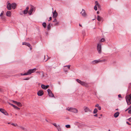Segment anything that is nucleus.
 <instances>
[{
  "label": "nucleus",
  "instance_id": "nucleus-53",
  "mask_svg": "<svg viewBox=\"0 0 131 131\" xmlns=\"http://www.w3.org/2000/svg\"><path fill=\"white\" fill-rule=\"evenodd\" d=\"M16 108L18 109V110H19L20 109V108H19L17 107H16Z\"/></svg>",
  "mask_w": 131,
  "mask_h": 131
},
{
  "label": "nucleus",
  "instance_id": "nucleus-46",
  "mask_svg": "<svg viewBox=\"0 0 131 131\" xmlns=\"http://www.w3.org/2000/svg\"><path fill=\"white\" fill-rule=\"evenodd\" d=\"M13 107H14L15 108H16V106H15V105H13Z\"/></svg>",
  "mask_w": 131,
  "mask_h": 131
},
{
  "label": "nucleus",
  "instance_id": "nucleus-64",
  "mask_svg": "<svg viewBox=\"0 0 131 131\" xmlns=\"http://www.w3.org/2000/svg\"><path fill=\"white\" fill-rule=\"evenodd\" d=\"M97 14H98V12H97Z\"/></svg>",
  "mask_w": 131,
  "mask_h": 131
},
{
  "label": "nucleus",
  "instance_id": "nucleus-48",
  "mask_svg": "<svg viewBox=\"0 0 131 131\" xmlns=\"http://www.w3.org/2000/svg\"><path fill=\"white\" fill-rule=\"evenodd\" d=\"M118 97H121V95L120 94L118 95Z\"/></svg>",
  "mask_w": 131,
  "mask_h": 131
},
{
  "label": "nucleus",
  "instance_id": "nucleus-7",
  "mask_svg": "<svg viewBox=\"0 0 131 131\" xmlns=\"http://www.w3.org/2000/svg\"><path fill=\"white\" fill-rule=\"evenodd\" d=\"M47 92L48 93L50 97H53L54 96L53 94L52 93L51 90L48 89L47 90Z\"/></svg>",
  "mask_w": 131,
  "mask_h": 131
},
{
  "label": "nucleus",
  "instance_id": "nucleus-6",
  "mask_svg": "<svg viewBox=\"0 0 131 131\" xmlns=\"http://www.w3.org/2000/svg\"><path fill=\"white\" fill-rule=\"evenodd\" d=\"M36 68H35L32 69H29L27 72L28 74H29L35 72L36 71Z\"/></svg>",
  "mask_w": 131,
  "mask_h": 131
},
{
  "label": "nucleus",
  "instance_id": "nucleus-55",
  "mask_svg": "<svg viewBox=\"0 0 131 131\" xmlns=\"http://www.w3.org/2000/svg\"><path fill=\"white\" fill-rule=\"evenodd\" d=\"M10 105L12 106H13L14 105L13 104H10Z\"/></svg>",
  "mask_w": 131,
  "mask_h": 131
},
{
  "label": "nucleus",
  "instance_id": "nucleus-63",
  "mask_svg": "<svg viewBox=\"0 0 131 131\" xmlns=\"http://www.w3.org/2000/svg\"><path fill=\"white\" fill-rule=\"evenodd\" d=\"M8 124H10V123H8Z\"/></svg>",
  "mask_w": 131,
  "mask_h": 131
},
{
  "label": "nucleus",
  "instance_id": "nucleus-5",
  "mask_svg": "<svg viewBox=\"0 0 131 131\" xmlns=\"http://www.w3.org/2000/svg\"><path fill=\"white\" fill-rule=\"evenodd\" d=\"M0 111L6 115H8V113L3 109L0 108Z\"/></svg>",
  "mask_w": 131,
  "mask_h": 131
},
{
  "label": "nucleus",
  "instance_id": "nucleus-27",
  "mask_svg": "<svg viewBox=\"0 0 131 131\" xmlns=\"http://www.w3.org/2000/svg\"><path fill=\"white\" fill-rule=\"evenodd\" d=\"M95 3H96V6L98 7H100V5L98 3V2L97 1L95 2Z\"/></svg>",
  "mask_w": 131,
  "mask_h": 131
},
{
  "label": "nucleus",
  "instance_id": "nucleus-32",
  "mask_svg": "<svg viewBox=\"0 0 131 131\" xmlns=\"http://www.w3.org/2000/svg\"><path fill=\"white\" fill-rule=\"evenodd\" d=\"M94 9L95 10H97V7L96 5H95L94 7Z\"/></svg>",
  "mask_w": 131,
  "mask_h": 131
},
{
  "label": "nucleus",
  "instance_id": "nucleus-47",
  "mask_svg": "<svg viewBox=\"0 0 131 131\" xmlns=\"http://www.w3.org/2000/svg\"><path fill=\"white\" fill-rule=\"evenodd\" d=\"M52 19V17H50L49 18V21L50 20H51Z\"/></svg>",
  "mask_w": 131,
  "mask_h": 131
},
{
  "label": "nucleus",
  "instance_id": "nucleus-11",
  "mask_svg": "<svg viewBox=\"0 0 131 131\" xmlns=\"http://www.w3.org/2000/svg\"><path fill=\"white\" fill-rule=\"evenodd\" d=\"M53 18H56V17L58 16V13L56 11V10H55V11L54 12H53Z\"/></svg>",
  "mask_w": 131,
  "mask_h": 131
},
{
  "label": "nucleus",
  "instance_id": "nucleus-61",
  "mask_svg": "<svg viewBox=\"0 0 131 131\" xmlns=\"http://www.w3.org/2000/svg\"><path fill=\"white\" fill-rule=\"evenodd\" d=\"M30 48V50L31 49V48Z\"/></svg>",
  "mask_w": 131,
  "mask_h": 131
},
{
  "label": "nucleus",
  "instance_id": "nucleus-36",
  "mask_svg": "<svg viewBox=\"0 0 131 131\" xmlns=\"http://www.w3.org/2000/svg\"><path fill=\"white\" fill-rule=\"evenodd\" d=\"M53 22H57V20L56 18H55L54 20L53 21Z\"/></svg>",
  "mask_w": 131,
  "mask_h": 131
},
{
  "label": "nucleus",
  "instance_id": "nucleus-50",
  "mask_svg": "<svg viewBox=\"0 0 131 131\" xmlns=\"http://www.w3.org/2000/svg\"><path fill=\"white\" fill-rule=\"evenodd\" d=\"M1 18L3 19H4V17L3 16L1 17Z\"/></svg>",
  "mask_w": 131,
  "mask_h": 131
},
{
  "label": "nucleus",
  "instance_id": "nucleus-34",
  "mask_svg": "<svg viewBox=\"0 0 131 131\" xmlns=\"http://www.w3.org/2000/svg\"><path fill=\"white\" fill-rule=\"evenodd\" d=\"M106 61V59H103V60H100V62H105Z\"/></svg>",
  "mask_w": 131,
  "mask_h": 131
},
{
  "label": "nucleus",
  "instance_id": "nucleus-23",
  "mask_svg": "<svg viewBox=\"0 0 131 131\" xmlns=\"http://www.w3.org/2000/svg\"><path fill=\"white\" fill-rule=\"evenodd\" d=\"M119 114V113L116 112L114 114V116L115 118L117 117L118 116Z\"/></svg>",
  "mask_w": 131,
  "mask_h": 131
},
{
  "label": "nucleus",
  "instance_id": "nucleus-41",
  "mask_svg": "<svg viewBox=\"0 0 131 131\" xmlns=\"http://www.w3.org/2000/svg\"><path fill=\"white\" fill-rule=\"evenodd\" d=\"M29 78H27L26 79H24V80H28L29 79Z\"/></svg>",
  "mask_w": 131,
  "mask_h": 131
},
{
  "label": "nucleus",
  "instance_id": "nucleus-19",
  "mask_svg": "<svg viewBox=\"0 0 131 131\" xmlns=\"http://www.w3.org/2000/svg\"><path fill=\"white\" fill-rule=\"evenodd\" d=\"M80 13L83 16H86V14L85 13V11L83 9Z\"/></svg>",
  "mask_w": 131,
  "mask_h": 131
},
{
  "label": "nucleus",
  "instance_id": "nucleus-58",
  "mask_svg": "<svg viewBox=\"0 0 131 131\" xmlns=\"http://www.w3.org/2000/svg\"><path fill=\"white\" fill-rule=\"evenodd\" d=\"M79 26H81V25L80 24H79Z\"/></svg>",
  "mask_w": 131,
  "mask_h": 131
},
{
  "label": "nucleus",
  "instance_id": "nucleus-8",
  "mask_svg": "<svg viewBox=\"0 0 131 131\" xmlns=\"http://www.w3.org/2000/svg\"><path fill=\"white\" fill-rule=\"evenodd\" d=\"M100 59H99L98 60H96L93 61L91 62V64H96L100 62Z\"/></svg>",
  "mask_w": 131,
  "mask_h": 131
},
{
  "label": "nucleus",
  "instance_id": "nucleus-54",
  "mask_svg": "<svg viewBox=\"0 0 131 131\" xmlns=\"http://www.w3.org/2000/svg\"><path fill=\"white\" fill-rule=\"evenodd\" d=\"M23 75V74H22V73H21L20 74V75Z\"/></svg>",
  "mask_w": 131,
  "mask_h": 131
},
{
  "label": "nucleus",
  "instance_id": "nucleus-2",
  "mask_svg": "<svg viewBox=\"0 0 131 131\" xmlns=\"http://www.w3.org/2000/svg\"><path fill=\"white\" fill-rule=\"evenodd\" d=\"M126 99L127 104L129 105L131 103V94L129 96H127Z\"/></svg>",
  "mask_w": 131,
  "mask_h": 131
},
{
  "label": "nucleus",
  "instance_id": "nucleus-33",
  "mask_svg": "<svg viewBox=\"0 0 131 131\" xmlns=\"http://www.w3.org/2000/svg\"><path fill=\"white\" fill-rule=\"evenodd\" d=\"M52 124L56 128L58 127V125H57L55 123H53Z\"/></svg>",
  "mask_w": 131,
  "mask_h": 131
},
{
  "label": "nucleus",
  "instance_id": "nucleus-12",
  "mask_svg": "<svg viewBox=\"0 0 131 131\" xmlns=\"http://www.w3.org/2000/svg\"><path fill=\"white\" fill-rule=\"evenodd\" d=\"M49 85H45L43 84H42L41 87L43 89L46 90L49 88Z\"/></svg>",
  "mask_w": 131,
  "mask_h": 131
},
{
  "label": "nucleus",
  "instance_id": "nucleus-16",
  "mask_svg": "<svg viewBox=\"0 0 131 131\" xmlns=\"http://www.w3.org/2000/svg\"><path fill=\"white\" fill-rule=\"evenodd\" d=\"M6 15L7 16L10 17L11 16V13L10 11H8L6 12Z\"/></svg>",
  "mask_w": 131,
  "mask_h": 131
},
{
  "label": "nucleus",
  "instance_id": "nucleus-52",
  "mask_svg": "<svg viewBox=\"0 0 131 131\" xmlns=\"http://www.w3.org/2000/svg\"><path fill=\"white\" fill-rule=\"evenodd\" d=\"M126 123L127 124L129 125H130V124L128 122H126Z\"/></svg>",
  "mask_w": 131,
  "mask_h": 131
},
{
  "label": "nucleus",
  "instance_id": "nucleus-62",
  "mask_svg": "<svg viewBox=\"0 0 131 131\" xmlns=\"http://www.w3.org/2000/svg\"><path fill=\"white\" fill-rule=\"evenodd\" d=\"M47 60H47H45V61H46Z\"/></svg>",
  "mask_w": 131,
  "mask_h": 131
},
{
  "label": "nucleus",
  "instance_id": "nucleus-29",
  "mask_svg": "<svg viewBox=\"0 0 131 131\" xmlns=\"http://www.w3.org/2000/svg\"><path fill=\"white\" fill-rule=\"evenodd\" d=\"M42 25L43 27L45 28H46V23H42Z\"/></svg>",
  "mask_w": 131,
  "mask_h": 131
},
{
  "label": "nucleus",
  "instance_id": "nucleus-13",
  "mask_svg": "<svg viewBox=\"0 0 131 131\" xmlns=\"http://www.w3.org/2000/svg\"><path fill=\"white\" fill-rule=\"evenodd\" d=\"M43 94V92L42 90L39 91L38 93L37 94L38 96H41Z\"/></svg>",
  "mask_w": 131,
  "mask_h": 131
},
{
  "label": "nucleus",
  "instance_id": "nucleus-35",
  "mask_svg": "<svg viewBox=\"0 0 131 131\" xmlns=\"http://www.w3.org/2000/svg\"><path fill=\"white\" fill-rule=\"evenodd\" d=\"M11 125H13L15 126H17V125L16 124H14V123H12L11 124Z\"/></svg>",
  "mask_w": 131,
  "mask_h": 131
},
{
  "label": "nucleus",
  "instance_id": "nucleus-4",
  "mask_svg": "<svg viewBox=\"0 0 131 131\" xmlns=\"http://www.w3.org/2000/svg\"><path fill=\"white\" fill-rule=\"evenodd\" d=\"M101 45L100 43H99L97 44V49L99 53H101L102 52Z\"/></svg>",
  "mask_w": 131,
  "mask_h": 131
},
{
  "label": "nucleus",
  "instance_id": "nucleus-39",
  "mask_svg": "<svg viewBox=\"0 0 131 131\" xmlns=\"http://www.w3.org/2000/svg\"><path fill=\"white\" fill-rule=\"evenodd\" d=\"M128 112L129 114H131V108L128 111Z\"/></svg>",
  "mask_w": 131,
  "mask_h": 131
},
{
  "label": "nucleus",
  "instance_id": "nucleus-38",
  "mask_svg": "<svg viewBox=\"0 0 131 131\" xmlns=\"http://www.w3.org/2000/svg\"><path fill=\"white\" fill-rule=\"evenodd\" d=\"M28 74H29L27 72V73H24V74H23V75H28Z\"/></svg>",
  "mask_w": 131,
  "mask_h": 131
},
{
  "label": "nucleus",
  "instance_id": "nucleus-26",
  "mask_svg": "<svg viewBox=\"0 0 131 131\" xmlns=\"http://www.w3.org/2000/svg\"><path fill=\"white\" fill-rule=\"evenodd\" d=\"M97 112V110L96 108H95L93 111V113L94 114L96 113Z\"/></svg>",
  "mask_w": 131,
  "mask_h": 131
},
{
  "label": "nucleus",
  "instance_id": "nucleus-60",
  "mask_svg": "<svg viewBox=\"0 0 131 131\" xmlns=\"http://www.w3.org/2000/svg\"><path fill=\"white\" fill-rule=\"evenodd\" d=\"M108 131H110V129L108 130Z\"/></svg>",
  "mask_w": 131,
  "mask_h": 131
},
{
  "label": "nucleus",
  "instance_id": "nucleus-43",
  "mask_svg": "<svg viewBox=\"0 0 131 131\" xmlns=\"http://www.w3.org/2000/svg\"><path fill=\"white\" fill-rule=\"evenodd\" d=\"M95 106L96 107H99V104H96L95 105Z\"/></svg>",
  "mask_w": 131,
  "mask_h": 131
},
{
  "label": "nucleus",
  "instance_id": "nucleus-42",
  "mask_svg": "<svg viewBox=\"0 0 131 131\" xmlns=\"http://www.w3.org/2000/svg\"><path fill=\"white\" fill-rule=\"evenodd\" d=\"M98 109L99 110H101V107L100 106H99V107H98Z\"/></svg>",
  "mask_w": 131,
  "mask_h": 131
},
{
  "label": "nucleus",
  "instance_id": "nucleus-45",
  "mask_svg": "<svg viewBox=\"0 0 131 131\" xmlns=\"http://www.w3.org/2000/svg\"><path fill=\"white\" fill-rule=\"evenodd\" d=\"M16 76H17L18 77H20V74H17L16 75Z\"/></svg>",
  "mask_w": 131,
  "mask_h": 131
},
{
  "label": "nucleus",
  "instance_id": "nucleus-28",
  "mask_svg": "<svg viewBox=\"0 0 131 131\" xmlns=\"http://www.w3.org/2000/svg\"><path fill=\"white\" fill-rule=\"evenodd\" d=\"M105 41V39L104 38H102L100 40V42H103Z\"/></svg>",
  "mask_w": 131,
  "mask_h": 131
},
{
  "label": "nucleus",
  "instance_id": "nucleus-51",
  "mask_svg": "<svg viewBox=\"0 0 131 131\" xmlns=\"http://www.w3.org/2000/svg\"><path fill=\"white\" fill-rule=\"evenodd\" d=\"M94 116H96V117H97V116H97V114H95V115H94Z\"/></svg>",
  "mask_w": 131,
  "mask_h": 131
},
{
  "label": "nucleus",
  "instance_id": "nucleus-56",
  "mask_svg": "<svg viewBox=\"0 0 131 131\" xmlns=\"http://www.w3.org/2000/svg\"><path fill=\"white\" fill-rule=\"evenodd\" d=\"M130 107H131V105L128 108V109H129Z\"/></svg>",
  "mask_w": 131,
  "mask_h": 131
},
{
  "label": "nucleus",
  "instance_id": "nucleus-24",
  "mask_svg": "<svg viewBox=\"0 0 131 131\" xmlns=\"http://www.w3.org/2000/svg\"><path fill=\"white\" fill-rule=\"evenodd\" d=\"M102 19L101 17L99 15L97 16V20L99 21H100Z\"/></svg>",
  "mask_w": 131,
  "mask_h": 131
},
{
  "label": "nucleus",
  "instance_id": "nucleus-14",
  "mask_svg": "<svg viewBox=\"0 0 131 131\" xmlns=\"http://www.w3.org/2000/svg\"><path fill=\"white\" fill-rule=\"evenodd\" d=\"M64 67H65V68H64L63 69H64V71L65 72H67L68 71V70L66 68V67H67L68 69H69L70 68V65H68V66H65Z\"/></svg>",
  "mask_w": 131,
  "mask_h": 131
},
{
  "label": "nucleus",
  "instance_id": "nucleus-25",
  "mask_svg": "<svg viewBox=\"0 0 131 131\" xmlns=\"http://www.w3.org/2000/svg\"><path fill=\"white\" fill-rule=\"evenodd\" d=\"M47 28L48 30H49L51 28V26L50 24H49L47 26Z\"/></svg>",
  "mask_w": 131,
  "mask_h": 131
},
{
  "label": "nucleus",
  "instance_id": "nucleus-21",
  "mask_svg": "<svg viewBox=\"0 0 131 131\" xmlns=\"http://www.w3.org/2000/svg\"><path fill=\"white\" fill-rule=\"evenodd\" d=\"M15 104L17 105L18 106H22V105L21 103L19 102H17V101L16 102H15Z\"/></svg>",
  "mask_w": 131,
  "mask_h": 131
},
{
  "label": "nucleus",
  "instance_id": "nucleus-49",
  "mask_svg": "<svg viewBox=\"0 0 131 131\" xmlns=\"http://www.w3.org/2000/svg\"><path fill=\"white\" fill-rule=\"evenodd\" d=\"M12 101L15 104V102H16V101H15L13 100H12Z\"/></svg>",
  "mask_w": 131,
  "mask_h": 131
},
{
  "label": "nucleus",
  "instance_id": "nucleus-57",
  "mask_svg": "<svg viewBox=\"0 0 131 131\" xmlns=\"http://www.w3.org/2000/svg\"><path fill=\"white\" fill-rule=\"evenodd\" d=\"M8 104L10 105V104H11V103H10L8 102Z\"/></svg>",
  "mask_w": 131,
  "mask_h": 131
},
{
  "label": "nucleus",
  "instance_id": "nucleus-15",
  "mask_svg": "<svg viewBox=\"0 0 131 131\" xmlns=\"http://www.w3.org/2000/svg\"><path fill=\"white\" fill-rule=\"evenodd\" d=\"M11 7L13 9H15L16 7V3H13L11 4Z\"/></svg>",
  "mask_w": 131,
  "mask_h": 131
},
{
  "label": "nucleus",
  "instance_id": "nucleus-22",
  "mask_svg": "<svg viewBox=\"0 0 131 131\" xmlns=\"http://www.w3.org/2000/svg\"><path fill=\"white\" fill-rule=\"evenodd\" d=\"M56 128L58 131H61V128L59 125H58V127Z\"/></svg>",
  "mask_w": 131,
  "mask_h": 131
},
{
  "label": "nucleus",
  "instance_id": "nucleus-18",
  "mask_svg": "<svg viewBox=\"0 0 131 131\" xmlns=\"http://www.w3.org/2000/svg\"><path fill=\"white\" fill-rule=\"evenodd\" d=\"M33 8L32 7H31L30 9L28 12L29 14L30 15L31 14L32 12L33 11Z\"/></svg>",
  "mask_w": 131,
  "mask_h": 131
},
{
  "label": "nucleus",
  "instance_id": "nucleus-20",
  "mask_svg": "<svg viewBox=\"0 0 131 131\" xmlns=\"http://www.w3.org/2000/svg\"><path fill=\"white\" fill-rule=\"evenodd\" d=\"M22 45H26L28 46L29 47H30V45L29 43H26V42H23V43H22Z\"/></svg>",
  "mask_w": 131,
  "mask_h": 131
},
{
  "label": "nucleus",
  "instance_id": "nucleus-44",
  "mask_svg": "<svg viewBox=\"0 0 131 131\" xmlns=\"http://www.w3.org/2000/svg\"><path fill=\"white\" fill-rule=\"evenodd\" d=\"M128 120L130 122H131V117L129 118Z\"/></svg>",
  "mask_w": 131,
  "mask_h": 131
},
{
  "label": "nucleus",
  "instance_id": "nucleus-9",
  "mask_svg": "<svg viewBox=\"0 0 131 131\" xmlns=\"http://www.w3.org/2000/svg\"><path fill=\"white\" fill-rule=\"evenodd\" d=\"M84 112H91L92 111L88 107L84 106Z\"/></svg>",
  "mask_w": 131,
  "mask_h": 131
},
{
  "label": "nucleus",
  "instance_id": "nucleus-30",
  "mask_svg": "<svg viewBox=\"0 0 131 131\" xmlns=\"http://www.w3.org/2000/svg\"><path fill=\"white\" fill-rule=\"evenodd\" d=\"M20 128L22 130H25V128L23 127L20 126Z\"/></svg>",
  "mask_w": 131,
  "mask_h": 131
},
{
  "label": "nucleus",
  "instance_id": "nucleus-10",
  "mask_svg": "<svg viewBox=\"0 0 131 131\" xmlns=\"http://www.w3.org/2000/svg\"><path fill=\"white\" fill-rule=\"evenodd\" d=\"M8 10H10L11 8V4L8 2H7V5L6 6Z\"/></svg>",
  "mask_w": 131,
  "mask_h": 131
},
{
  "label": "nucleus",
  "instance_id": "nucleus-40",
  "mask_svg": "<svg viewBox=\"0 0 131 131\" xmlns=\"http://www.w3.org/2000/svg\"><path fill=\"white\" fill-rule=\"evenodd\" d=\"M56 23H55L54 24V26H56L57 25H58V22H56Z\"/></svg>",
  "mask_w": 131,
  "mask_h": 131
},
{
  "label": "nucleus",
  "instance_id": "nucleus-1",
  "mask_svg": "<svg viewBox=\"0 0 131 131\" xmlns=\"http://www.w3.org/2000/svg\"><path fill=\"white\" fill-rule=\"evenodd\" d=\"M66 110L68 111L75 113H77L78 112V110L75 108L72 107H68L66 108Z\"/></svg>",
  "mask_w": 131,
  "mask_h": 131
},
{
  "label": "nucleus",
  "instance_id": "nucleus-59",
  "mask_svg": "<svg viewBox=\"0 0 131 131\" xmlns=\"http://www.w3.org/2000/svg\"><path fill=\"white\" fill-rule=\"evenodd\" d=\"M1 91V89L0 88V91Z\"/></svg>",
  "mask_w": 131,
  "mask_h": 131
},
{
  "label": "nucleus",
  "instance_id": "nucleus-31",
  "mask_svg": "<svg viewBox=\"0 0 131 131\" xmlns=\"http://www.w3.org/2000/svg\"><path fill=\"white\" fill-rule=\"evenodd\" d=\"M66 127L67 128H70V126L69 125H66Z\"/></svg>",
  "mask_w": 131,
  "mask_h": 131
},
{
  "label": "nucleus",
  "instance_id": "nucleus-3",
  "mask_svg": "<svg viewBox=\"0 0 131 131\" xmlns=\"http://www.w3.org/2000/svg\"><path fill=\"white\" fill-rule=\"evenodd\" d=\"M76 80L78 82L83 86H87L88 85V84L82 81L79 79H77Z\"/></svg>",
  "mask_w": 131,
  "mask_h": 131
},
{
  "label": "nucleus",
  "instance_id": "nucleus-37",
  "mask_svg": "<svg viewBox=\"0 0 131 131\" xmlns=\"http://www.w3.org/2000/svg\"><path fill=\"white\" fill-rule=\"evenodd\" d=\"M3 13L4 12L3 11H2L0 14V16H2L3 15Z\"/></svg>",
  "mask_w": 131,
  "mask_h": 131
},
{
  "label": "nucleus",
  "instance_id": "nucleus-17",
  "mask_svg": "<svg viewBox=\"0 0 131 131\" xmlns=\"http://www.w3.org/2000/svg\"><path fill=\"white\" fill-rule=\"evenodd\" d=\"M29 9V7H27L26 9L23 11L24 14H26L27 13Z\"/></svg>",
  "mask_w": 131,
  "mask_h": 131
}]
</instances>
